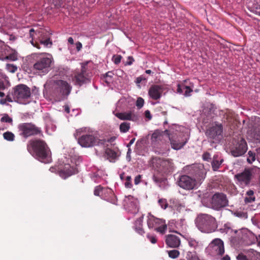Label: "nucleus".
Masks as SVG:
<instances>
[{
  "mask_svg": "<svg viewBox=\"0 0 260 260\" xmlns=\"http://www.w3.org/2000/svg\"><path fill=\"white\" fill-rule=\"evenodd\" d=\"M163 89L162 85H152L149 89L148 95L152 99L157 100L161 98Z\"/></svg>",
  "mask_w": 260,
  "mask_h": 260,
  "instance_id": "a211bd4d",
  "label": "nucleus"
},
{
  "mask_svg": "<svg viewBox=\"0 0 260 260\" xmlns=\"http://www.w3.org/2000/svg\"><path fill=\"white\" fill-rule=\"evenodd\" d=\"M223 130L222 124L215 121L206 129L205 134L211 143H219L223 139Z\"/></svg>",
  "mask_w": 260,
  "mask_h": 260,
  "instance_id": "7ed1b4c3",
  "label": "nucleus"
},
{
  "mask_svg": "<svg viewBox=\"0 0 260 260\" xmlns=\"http://www.w3.org/2000/svg\"><path fill=\"white\" fill-rule=\"evenodd\" d=\"M128 61H126L125 63V66H130L133 64V62L134 61V59L133 56H128Z\"/></svg>",
  "mask_w": 260,
  "mask_h": 260,
  "instance_id": "052dcab7",
  "label": "nucleus"
},
{
  "mask_svg": "<svg viewBox=\"0 0 260 260\" xmlns=\"http://www.w3.org/2000/svg\"><path fill=\"white\" fill-rule=\"evenodd\" d=\"M96 141V146L100 145H104L105 144V143L106 142H107V140L106 139H103V140L100 139L97 137V141Z\"/></svg>",
  "mask_w": 260,
  "mask_h": 260,
  "instance_id": "680f3d73",
  "label": "nucleus"
},
{
  "mask_svg": "<svg viewBox=\"0 0 260 260\" xmlns=\"http://www.w3.org/2000/svg\"><path fill=\"white\" fill-rule=\"evenodd\" d=\"M233 214L238 217L247 218L248 217L247 213L242 211H236L233 212Z\"/></svg>",
  "mask_w": 260,
  "mask_h": 260,
  "instance_id": "37998d69",
  "label": "nucleus"
},
{
  "mask_svg": "<svg viewBox=\"0 0 260 260\" xmlns=\"http://www.w3.org/2000/svg\"><path fill=\"white\" fill-rule=\"evenodd\" d=\"M218 155L215 154L213 156L212 160L211 162L212 168L213 171H217L220 167L218 161Z\"/></svg>",
  "mask_w": 260,
  "mask_h": 260,
  "instance_id": "cd10ccee",
  "label": "nucleus"
},
{
  "mask_svg": "<svg viewBox=\"0 0 260 260\" xmlns=\"http://www.w3.org/2000/svg\"><path fill=\"white\" fill-rule=\"evenodd\" d=\"M31 95L30 88L24 84L17 85V103L26 104Z\"/></svg>",
  "mask_w": 260,
  "mask_h": 260,
  "instance_id": "9b49d317",
  "label": "nucleus"
},
{
  "mask_svg": "<svg viewBox=\"0 0 260 260\" xmlns=\"http://www.w3.org/2000/svg\"><path fill=\"white\" fill-rule=\"evenodd\" d=\"M130 129V123L127 122H122L119 126V129L120 132L125 133L129 131Z\"/></svg>",
  "mask_w": 260,
  "mask_h": 260,
  "instance_id": "7c9ffc66",
  "label": "nucleus"
},
{
  "mask_svg": "<svg viewBox=\"0 0 260 260\" xmlns=\"http://www.w3.org/2000/svg\"><path fill=\"white\" fill-rule=\"evenodd\" d=\"M247 144L246 140L241 138L234 147L231 149V153L234 157H237L243 155L247 150Z\"/></svg>",
  "mask_w": 260,
  "mask_h": 260,
  "instance_id": "4468645a",
  "label": "nucleus"
},
{
  "mask_svg": "<svg viewBox=\"0 0 260 260\" xmlns=\"http://www.w3.org/2000/svg\"><path fill=\"white\" fill-rule=\"evenodd\" d=\"M154 160L153 166L157 169L158 172L168 174L173 171L174 166L172 160L158 157H155Z\"/></svg>",
  "mask_w": 260,
  "mask_h": 260,
  "instance_id": "6e6552de",
  "label": "nucleus"
},
{
  "mask_svg": "<svg viewBox=\"0 0 260 260\" xmlns=\"http://www.w3.org/2000/svg\"><path fill=\"white\" fill-rule=\"evenodd\" d=\"M248 9L251 12H254L260 16V5L257 3L253 4L252 6L248 7Z\"/></svg>",
  "mask_w": 260,
  "mask_h": 260,
  "instance_id": "2f4dec72",
  "label": "nucleus"
},
{
  "mask_svg": "<svg viewBox=\"0 0 260 260\" xmlns=\"http://www.w3.org/2000/svg\"><path fill=\"white\" fill-rule=\"evenodd\" d=\"M1 121L2 122L9 123L12 125L13 120L7 114H4L1 119Z\"/></svg>",
  "mask_w": 260,
  "mask_h": 260,
  "instance_id": "58836bf2",
  "label": "nucleus"
},
{
  "mask_svg": "<svg viewBox=\"0 0 260 260\" xmlns=\"http://www.w3.org/2000/svg\"><path fill=\"white\" fill-rule=\"evenodd\" d=\"M78 173V168L74 166H69V168H66L63 170H60L58 171V174L59 176L63 179H66L67 178L77 174Z\"/></svg>",
  "mask_w": 260,
  "mask_h": 260,
  "instance_id": "4be33fe9",
  "label": "nucleus"
},
{
  "mask_svg": "<svg viewBox=\"0 0 260 260\" xmlns=\"http://www.w3.org/2000/svg\"><path fill=\"white\" fill-rule=\"evenodd\" d=\"M252 169L250 168H246L240 173L235 175V178L239 182H243L245 185H249L252 179Z\"/></svg>",
  "mask_w": 260,
  "mask_h": 260,
  "instance_id": "f3484780",
  "label": "nucleus"
},
{
  "mask_svg": "<svg viewBox=\"0 0 260 260\" xmlns=\"http://www.w3.org/2000/svg\"><path fill=\"white\" fill-rule=\"evenodd\" d=\"M6 58L11 61H14L16 60V54L15 53L10 54L6 56Z\"/></svg>",
  "mask_w": 260,
  "mask_h": 260,
  "instance_id": "bf43d9fd",
  "label": "nucleus"
},
{
  "mask_svg": "<svg viewBox=\"0 0 260 260\" xmlns=\"http://www.w3.org/2000/svg\"><path fill=\"white\" fill-rule=\"evenodd\" d=\"M115 116L122 120H131L132 118V112H118L114 114Z\"/></svg>",
  "mask_w": 260,
  "mask_h": 260,
  "instance_id": "a878e982",
  "label": "nucleus"
},
{
  "mask_svg": "<svg viewBox=\"0 0 260 260\" xmlns=\"http://www.w3.org/2000/svg\"><path fill=\"white\" fill-rule=\"evenodd\" d=\"M113 75L114 73L113 71H109L105 74H102L101 75L100 79H104L107 78H112Z\"/></svg>",
  "mask_w": 260,
  "mask_h": 260,
  "instance_id": "8fccbe9b",
  "label": "nucleus"
},
{
  "mask_svg": "<svg viewBox=\"0 0 260 260\" xmlns=\"http://www.w3.org/2000/svg\"><path fill=\"white\" fill-rule=\"evenodd\" d=\"M202 157L204 160L209 161L211 160V158L210 157V154L209 152H206L204 153Z\"/></svg>",
  "mask_w": 260,
  "mask_h": 260,
  "instance_id": "5fc2aeb1",
  "label": "nucleus"
},
{
  "mask_svg": "<svg viewBox=\"0 0 260 260\" xmlns=\"http://www.w3.org/2000/svg\"><path fill=\"white\" fill-rule=\"evenodd\" d=\"M4 138L8 141H13L15 139V135L10 132H6L3 134Z\"/></svg>",
  "mask_w": 260,
  "mask_h": 260,
  "instance_id": "72a5a7b5",
  "label": "nucleus"
},
{
  "mask_svg": "<svg viewBox=\"0 0 260 260\" xmlns=\"http://www.w3.org/2000/svg\"><path fill=\"white\" fill-rule=\"evenodd\" d=\"M105 153L107 157V159H110V161L116 159L118 156L117 153L111 148H106Z\"/></svg>",
  "mask_w": 260,
  "mask_h": 260,
  "instance_id": "bb28decb",
  "label": "nucleus"
},
{
  "mask_svg": "<svg viewBox=\"0 0 260 260\" xmlns=\"http://www.w3.org/2000/svg\"><path fill=\"white\" fill-rule=\"evenodd\" d=\"M189 173L200 185L205 179L207 173L203 165L194 164L190 167Z\"/></svg>",
  "mask_w": 260,
  "mask_h": 260,
  "instance_id": "1a4fd4ad",
  "label": "nucleus"
},
{
  "mask_svg": "<svg viewBox=\"0 0 260 260\" xmlns=\"http://www.w3.org/2000/svg\"><path fill=\"white\" fill-rule=\"evenodd\" d=\"M144 100L143 98L141 97H139L136 101V106L137 107L138 109H141L144 105Z\"/></svg>",
  "mask_w": 260,
  "mask_h": 260,
  "instance_id": "09e8293b",
  "label": "nucleus"
},
{
  "mask_svg": "<svg viewBox=\"0 0 260 260\" xmlns=\"http://www.w3.org/2000/svg\"><path fill=\"white\" fill-rule=\"evenodd\" d=\"M168 254L170 257L176 258L179 256L180 252L178 250L174 249L168 251Z\"/></svg>",
  "mask_w": 260,
  "mask_h": 260,
  "instance_id": "79ce46f5",
  "label": "nucleus"
},
{
  "mask_svg": "<svg viewBox=\"0 0 260 260\" xmlns=\"http://www.w3.org/2000/svg\"><path fill=\"white\" fill-rule=\"evenodd\" d=\"M162 225L154 229V231L159 232L160 233L164 234L167 229V225L165 223H162Z\"/></svg>",
  "mask_w": 260,
  "mask_h": 260,
  "instance_id": "ea45409f",
  "label": "nucleus"
},
{
  "mask_svg": "<svg viewBox=\"0 0 260 260\" xmlns=\"http://www.w3.org/2000/svg\"><path fill=\"white\" fill-rule=\"evenodd\" d=\"M75 45L77 51H79L82 47V45L81 43L79 41L76 43Z\"/></svg>",
  "mask_w": 260,
  "mask_h": 260,
  "instance_id": "338daca9",
  "label": "nucleus"
},
{
  "mask_svg": "<svg viewBox=\"0 0 260 260\" xmlns=\"http://www.w3.org/2000/svg\"><path fill=\"white\" fill-rule=\"evenodd\" d=\"M141 178H142V175H138L135 177L134 182H135V184L136 185L138 184L141 182Z\"/></svg>",
  "mask_w": 260,
  "mask_h": 260,
  "instance_id": "0e129e2a",
  "label": "nucleus"
},
{
  "mask_svg": "<svg viewBox=\"0 0 260 260\" xmlns=\"http://www.w3.org/2000/svg\"><path fill=\"white\" fill-rule=\"evenodd\" d=\"M251 121L253 124L250 129L248 132V136L253 141L260 143V117H251Z\"/></svg>",
  "mask_w": 260,
  "mask_h": 260,
  "instance_id": "9d476101",
  "label": "nucleus"
},
{
  "mask_svg": "<svg viewBox=\"0 0 260 260\" xmlns=\"http://www.w3.org/2000/svg\"><path fill=\"white\" fill-rule=\"evenodd\" d=\"M255 200V197H245L244 198V202L246 204L251 203Z\"/></svg>",
  "mask_w": 260,
  "mask_h": 260,
  "instance_id": "13d9d810",
  "label": "nucleus"
},
{
  "mask_svg": "<svg viewBox=\"0 0 260 260\" xmlns=\"http://www.w3.org/2000/svg\"><path fill=\"white\" fill-rule=\"evenodd\" d=\"M248 157L247 158V161L249 164H252L255 159H257L256 155L255 152L250 150L248 152Z\"/></svg>",
  "mask_w": 260,
  "mask_h": 260,
  "instance_id": "f704fd0d",
  "label": "nucleus"
},
{
  "mask_svg": "<svg viewBox=\"0 0 260 260\" xmlns=\"http://www.w3.org/2000/svg\"><path fill=\"white\" fill-rule=\"evenodd\" d=\"M39 42L41 44H43L46 47H50L52 45V42L50 37H48L45 40H43V38L42 39H39Z\"/></svg>",
  "mask_w": 260,
  "mask_h": 260,
  "instance_id": "e433bc0d",
  "label": "nucleus"
},
{
  "mask_svg": "<svg viewBox=\"0 0 260 260\" xmlns=\"http://www.w3.org/2000/svg\"><path fill=\"white\" fill-rule=\"evenodd\" d=\"M149 135L145 137H143L140 139L138 140L136 144V146L138 148H142L145 144H147L148 140Z\"/></svg>",
  "mask_w": 260,
  "mask_h": 260,
  "instance_id": "c756f323",
  "label": "nucleus"
},
{
  "mask_svg": "<svg viewBox=\"0 0 260 260\" xmlns=\"http://www.w3.org/2000/svg\"><path fill=\"white\" fill-rule=\"evenodd\" d=\"M53 94L55 95L61 94L63 99H67L70 94L72 86L67 81L58 80L54 81Z\"/></svg>",
  "mask_w": 260,
  "mask_h": 260,
  "instance_id": "423d86ee",
  "label": "nucleus"
},
{
  "mask_svg": "<svg viewBox=\"0 0 260 260\" xmlns=\"http://www.w3.org/2000/svg\"><path fill=\"white\" fill-rule=\"evenodd\" d=\"M195 223L198 229L203 233L214 232L217 227L215 218L207 214H199L195 219Z\"/></svg>",
  "mask_w": 260,
  "mask_h": 260,
  "instance_id": "f03ea898",
  "label": "nucleus"
},
{
  "mask_svg": "<svg viewBox=\"0 0 260 260\" xmlns=\"http://www.w3.org/2000/svg\"><path fill=\"white\" fill-rule=\"evenodd\" d=\"M178 184L180 187L187 190L193 189L199 185L192 177L186 175L180 176L178 180Z\"/></svg>",
  "mask_w": 260,
  "mask_h": 260,
  "instance_id": "f8f14e48",
  "label": "nucleus"
},
{
  "mask_svg": "<svg viewBox=\"0 0 260 260\" xmlns=\"http://www.w3.org/2000/svg\"><path fill=\"white\" fill-rule=\"evenodd\" d=\"M211 208L219 211L229 205L226 195L223 192H216L211 199Z\"/></svg>",
  "mask_w": 260,
  "mask_h": 260,
  "instance_id": "0eeeda50",
  "label": "nucleus"
},
{
  "mask_svg": "<svg viewBox=\"0 0 260 260\" xmlns=\"http://www.w3.org/2000/svg\"><path fill=\"white\" fill-rule=\"evenodd\" d=\"M74 84L77 86H81L84 84H88L91 82V78L89 75L75 74L73 79Z\"/></svg>",
  "mask_w": 260,
  "mask_h": 260,
  "instance_id": "412c9836",
  "label": "nucleus"
},
{
  "mask_svg": "<svg viewBox=\"0 0 260 260\" xmlns=\"http://www.w3.org/2000/svg\"><path fill=\"white\" fill-rule=\"evenodd\" d=\"M183 237L188 242L189 245L190 247H192L194 248L198 246V242L195 239L191 238L189 237H185V236H183Z\"/></svg>",
  "mask_w": 260,
  "mask_h": 260,
  "instance_id": "473e14b6",
  "label": "nucleus"
},
{
  "mask_svg": "<svg viewBox=\"0 0 260 260\" xmlns=\"http://www.w3.org/2000/svg\"><path fill=\"white\" fill-rule=\"evenodd\" d=\"M122 56L120 55H114L112 56V60L115 64H118L121 60Z\"/></svg>",
  "mask_w": 260,
  "mask_h": 260,
  "instance_id": "de8ad7c7",
  "label": "nucleus"
},
{
  "mask_svg": "<svg viewBox=\"0 0 260 260\" xmlns=\"http://www.w3.org/2000/svg\"><path fill=\"white\" fill-rule=\"evenodd\" d=\"M17 9H19V12H24L27 8L24 3V0H17Z\"/></svg>",
  "mask_w": 260,
  "mask_h": 260,
  "instance_id": "c9c22d12",
  "label": "nucleus"
},
{
  "mask_svg": "<svg viewBox=\"0 0 260 260\" xmlns=\"http://www.w3.org/2000/svg\"><path fill=\"white\" fill-rule=\"evenodd\" d=\"M147 237L148 239L150 241V242L153 243L155 244L157 242V239L154 236H152L150 235L149 234H147Z\"/></svg>",
  "mask_w": 260,
  "mask_h": 260,
  "instance_id": "6e6d98bb",
  "label": "nucleus"
},
{
  "mask_svg": "<svg viewBox=\"0 0 260 260\" xmlns=\"http://www.w3.org/2000/svg\"><path fill=\"white\" fill-rule=\"evenodd\" d=\"M81 69L80 72L77 73L76 74H83V75H89L88 73H87V66L88 64V62H84L81 63Z\"/></svg>",
  "mask_w": 260,
  "mask_h": 260,
  "instance_id": "4c0bfd02",
  "label": "nucleus"
},
{
  "mask_svg": "<svg viewBox=\"0 0 260 260\" xmlns=\"http://www.w3.org/2000/svg\"><path fill=\"white\" fill-rule=\"evenodd\" d=\"M94 194L100 196L101 198L112 204L117 205V199L113 191L108 188H105L101 185L97 186L94 190Z\"/></svg>",
  "mask_w": 260,
  "mask_h": 260,
  "instance_id": "39448f33",
  "label": "nucleus"
},
{
  "mask_svg": "<svg viewBox=\"0 0 260 260\" xmlns=\"http://www.w3.org/2000/svg\"><path fill=\"white\" fill-rule=\"evenodd\" d=\"M161 133V131L159 129L154 131L151 137L152 144H155L156 142L161 141L163 137Z\"/></svg>",
  "mask_w": 260,
  "mask_h": 260,
  "instance_id": "393cba45",
  "label": "nucleus"
},
{
  "mask_svg": "<svg viewBox=\"0 0 260 260\" xmlns=\"http://www.w3.org/2000/svg\"><path fill=\"white\" fill-rule=\"evenodd\" d=\"M153 181L159 185V186L164 185L167 182V179L164 177L162 174L159 173L157 174H154L152 177Z\"/></svg>",
  "mask_w": 260,
  "mask_h": 260,
  "instance_id": "b1692460",
  "label": "nucleus"
},
{
  "mask_svg": "<svg viewBox=\"0 0 260 260\" xmlns=\"http://www.w3.org/2000/svg\"><path fill=\"white\" fill-rule=\"evenodd\" d=\"M0 78V90L5 89L7 85H9V82L7 80L8 77L5 76L1 75Z\"/></svg>",
  "mask_w": 260,
  "mask_h": 260,
  "instance_id": "c85d7f7f",
  "label": "nucleus"
},
{
  "mask_svg": "<svg viewBox=\"0 0 260 260\" xmlns=\"http://www.w3.org/2000/svg\"><path fill=\"white\" fill-rule=\"evenodd\" d=\"M237 260H250L249 259L247 258V256L244 255L243 253H239L237 256Z\"/></svg>",
  "mask_w": 260,
  "mask_h": 260,
  "instance_id": "4d7b16f0",
  "label": "nucleus"
},
{
  "mask_svg": "<svg viewBox=\"0 0 260 260\" xmlns=\"http://www.w3.org/2000/svg\"><path fill=\"white\" fill-rule=\"evenodd\" d=\"M144 115L146 118L148 119V120H150L152 118L151 114L150 111L148 110H147L144 112Z\"/></svg>",
  "mask_w": 260,
  "mask_h": 260,
  "instance_id": "e2e57ef3",
  "label": "nucleus"
},
{
  "mask_svg": "<svg viewBox=\"0 0 260 260\" xmlns=\"http://www.w3.org/2000/svg\"><path fill=\"white\" fill-rule=\"evenodd\" d=\"M20 135L24 138L34 136L43 137V134L40 128L36 126L32 123H24L18 126Z\"/></svg>",
  "mask_w": 260,
  "mask_h": 260,
  "instance_id": "20e7f679",
  "label": "nucleus"
},
{
  "mask_svg": "<svg viewBox=\"0 0 260 260\" xmlns=\"http://www.w3.org/2000/svg\"><path fill=\"white\" fill-rule=\"evenodd\" d=\"M144 215L142 214L141 217L138 218L134 222V229L135 231L140 235H143L145 231L143 229V219Z\"/></svg>",
  "mask_w": 260,
  "mask_h": 260,
  "instance_id": "5701e85b",
  "label": "nucleus"
},
{
  "mask_svg": "<svg viewBox=\"0 0 260 260\" xmlns=\"http://www.w3.org/2000/svg\"><path fill=\"white\" fill-rule=\"evenodd\" d=\"M53 59L49 57H42L34 63V69L39 71V73L46 74L50 68V65Z\"/></svg>",
  "mask_w": 260,
  "mask_h": 260,
  "instance_id": "ddd939ff",
  "label": "nucleus"
},
{
  "mask_svg": "<svg viewBox=\"0 0 260 260\" xmlns=\"http://www.w3.org/2000/svg\"><path fill=\"white\" fill-rule=\"evenodd\" d=\"M250 260H260V252L255 251L251 255Z\"/></svg>",
  "mask_w": 260,
  "mask_h": 260,
  "instance_id": "864d4df0",
  "label": "nucleus"
},
{
  "mask_svg": "<svg viewBox=\"0 0 260 260\" xmlns=\"http://www.w3.org/2000/svg\"><path fill=\"white\" fill-rule=\"evenodd\" d=\"M188 139L189 136L188 135L185 136L183 134H179L176 139L171 137V138H170L171 147L174 150H179L186 144Z\"/></svg>",
  "mask_w": 260,
  "mask_h": 260,
  "instance_id": "dca6fc26",
  "label": "nucleus"
},
{
  "mask_svg": "<svg viewBox=\"0 0 260 260\" xmlns=\"http://www.w3.org/2000/svg\"><path fill=\"white\" fill-rule=\"evenodd\" d=\"M131 177L130 176H127L125 178V182L124 183V185L126 188H131L132 187V184L131 183Z\"/></svg>",
  "mask_w": 260,
  "mask_h": 260,
  "instance_id": "3c124183",
  "label": "nucleus"
},
{
  "mask_svg": "<svg viewBox=\"0 0 260 260\" xmlns=\"http://www.w3.org/2000/svg\"><path fill=\"white\" fill-rule=\"evenodd\" d=\"M183 89L185 90L183 95L185 96H189L190 95V93L193 91L192 89L189 86L183 85Z\"/></svg>",
  "mask_w": 260,
  "mask_h": 260,
  "instance_id": "c03bdc74",
  "label": "nucleus"
},
{
  "mask_svg": "<svg viewBox=\"0 0 260 260\" xmlns=\"http://www.w3.org/2000/svg\"><path fill=\"white\" fill-rule=\"evenodd\" d=\"M6 69L9 72L14 73L16 70V66L12 63H7Z\"/></svg>",
  "mask_w": 260,
  "mask_h": 260,
  "instance_id": "a18cd8bd",
  "label": "nucleus"
},
{
  "mask_svg": "<svg viewBox=\"0 0 260 260\" xmlns=\"http://www.w3.org/2000/svg\"><path fill=\"white\" fill-rule=\"evenodd\" d=\"M158 203L161 206V207L164 209H166L168 206V204L167 203V200L165 199H159Z\"/></svg>",
  "mask_w": 260,
  "mask_h": 260,
  "instance_id": "49530a36",
  "label": "nucleus"
},
{
  "mask_svg": "<svg viewBox=\"0 0 260 260\" xmlns=\"http://www.w3.org/2000/svg\"><path fill=\"white\" fill-rule=\"evenodd\" d=\"M183 87L180 84H178L177 85V92L179 93H183Z\"/></svg>",
  "mask_w": 260,
  "mask_h": 260,
  "instance_id": "69168bd1",
  "label": "nucleus"
},
{
  "mask_svg": "<svg viewBox=\"0 0 260 260\" xmlns=\"http://www.w3.org/2000/svg\"><path fill=\"white\" fill-rule=\"evenodd\" d=\"M147 225L149 229H152L154 226V224L158 225L156 223V221H153V219H147Z\"/></svg>",
  "mask_w": 260,
  "mask_h": 260,
  "instance_id": "603ef678",
  "label": "nucleus"
},
{
  "mask_svg": "<svg viewBox=\"0 0 260 260\" xmlns=\"http://www.w3.org/2000/svg\"><path fill=\"white\" fill-rule=\"evenodd\" d=\"M148 219H153V221H156L158 225L161 224L162 223H165V220L163 219H160L154 216L151 213H149L148 214Z\"/></svg>",
  "mask_w": 260,
  "mask_h": 260,
  "instance_id": "a19ab883",
  "label": "nucleus"
},
{
  "mask_svg": "<svg viewBox=\"0 0 260 260\" xmlns=\"http://www.w3.org/2000/svg\"><path fill=\"white\" fill-rule=\"evenodd\" d=\"M165 242L168 247L174 248L179 247L181 244L179 238L176 235L172 234L166 236Z\"/></svg>",
  "mask_w": 260,
  "mask_h": 260,
  "instance_id": "aec40b11",
  "label": "nucleus"
},
{
  "mask_svg": "<svg viewBox=\"0 0 260 260\" xmlns=\"http://www.w3.org/2000/svg\"><path fill=\"white\" fill-rule=\"evenodd\" d=\"M210 246L214 249L219 256H222L224 253V243L222 240L219 238L214 239L210 243Z\"/></svg>",
  "mask_w": 260,
  "mask_h": 260,
  "instance_id": "6ab92c4d",
  "label": "nucleus"
},
{
  "mask_svg": "<svg viewBox=\"0 0 260 260\" xmlns=\"http://www.w3.org/2000/svg\"><path fill=\"white\" fill-rule=\"evenodd\" d=\"M62 3L61 0H58L57 1H56V3H55V6L57 8H59L61 7Z\"/></svg>",
  "mask_w": 260,
  "mask_h": 260,
  "instance_id": "774afa93",
  "label": "nucleus"
},
{
  "mask_svg": "<svg viewBox=\"0 0 260 260\" xmlns=\"http://www.w3.org/2000/svg\"><path fill=\"white\" fill-rule=\"evenodd\" d=\"M78 144L82 147L88 148L96 146L97 136L92 134H84L77 138Z\"/></svg>",
  "mask_w": 260,
  "mask_h": 260,
  "instance_id": "2eb2a0df",
  "label": "nucleus"
},
{
  "mask_svg": "<svg viewBox=\"0 0 260 260\" xmlns=\"http://www.w3.org/2000/svg\"><path fill=\"white\" fill-rule=\"evenodd\" d=\"M27 148L29 153L36 159L44 163L50 162L51 160V157L49 155L50 150L43 140L38 138L30 140Z\"/></svg>",
  "mask_w": 260,
  "mask_h": 260,
  "instance_id": "f257e3e1",
  "label": "nucleus"
}]
</instances>
